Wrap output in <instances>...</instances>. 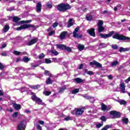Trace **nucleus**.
<instances>
[{
	"label": "nucleus",
	"instance_id": "obj_1",
	"mask_svg": "<svg viewBox=\"0 0 130 130\" xmlns=\"http://www.w3.org/2000/svg\"><path fill=\"white\" fill-rule=\"evenodd\" d=\"M27 28H29V30H32V31H35V30H36L37 27H36V26H35V25H34L25 24L16 28V30H17V31H20L21 30L27 29Z\"/></svg>",
	"mask_w": 130,
	"mask_h": 130
},
{
	"label": "nucleus",
	"instance_id": "obj_2",
	"mask_svg": "<svg viewBox=\"0 0 130 130\" xmlns=\"http://www.w3.org/2000/svg\"><path fill=\"white\" fill-rule=\"evenodd\" d=\"M72 7L69 4H61L58 6L57 9L59 12H66L70 10Z\"/></svg>",
	"mask_w": 130,
	"mask_h": 130
},
{
	"label": "nucleus",
	"instance_id": "obj_3",
	"mask_svg": "<svg viewBox=\"0 0 130 130\" xmlns=\"http://www.w3.org/2000/svg\"><path fill=\"white\" fill-rule=\"evenodd\" d=\"M115 39H118V40H126V41H130V38L121 35L115 34L112 37Z\"/></svg>",
	"mask_w": 130,
	"mask_h": 130
},
{
	"label": "nucleus",
	"instance_id": "obj_4",
	"mask_svg": "<svg viewBox=\"0 0 130 130\" xmlns=\"http://www.w3.org/2000/svg\"><path fill=\"white\" fill-rule=\"evenodd\" d=\"M31 98L33 101H35L37 104L39 105H44V103L42 102V100L40 99V98L37 97L35 94H33L31 96Z\"/></svg>",
	"mask_w": 130,
	"mask_h": 130
},
{
	"label": "nucleus",
	"instance_id": "obj_5",
	"mask_svg": "<svg viewBox=\"0 0 130 130\" xmlns=\"http://www.w3.org/2000/svg\"><path fill=\"white\" fill-rule=\"evenodd\" d=\"M80 30V28L79 27H76L73 32V37H74L75 38H77V39H80V38H82V35H79V34H78V32H79Z\"/></svg>",
	"mask_w": 130,
	"mask_h": 130
},
{
	"label": "nucleus",
	"instance_id": "obj_6",
	"mask_svg": "<svg viewBox=\"0 0 130 130\" xmlns=\"http://www.w3.org/2000/svg\"><path fill=\"white\" fill-rule=\"evenodd\" d=\"M114 34V31H112L109 32L108 34H100V36L101 38H104V39H107V38H109V37H111Z\"/></svg>",
	"mask_w": 130,
	"mask_h": 130
},
{
	"label": "nucleus",
	"instance_id": "obj_7",
	"mask_svg": "<svg viewBox=\"0 0 130 130\" xmlns=\"http://www.w3.org/2000/svg\"><path fill=\"white\" fill-rule=\"evenodd\" d=\"M26 126L24 124V121H21L18 125V130H25Z\"/></svg>",
	"mask_w": 130,
	"mask_h": 130
},
{
	"label": "nucleus",
	"instance_id": "obj_8",
	"mask_svg": "<svg viewBox=\"0 0 130 130\" xmlns=\"http://www.w3.org/2000/svg\"><path fill=\"white\" fill-rule=\"evenodd\" d=\"M38 41V38H36L35 39L31 40L29 42H28L26 44V45H27V46H31V45H33V44H35V43H36Z\"/></svg>",
	"mask_w": 130,
	"mask_h": 130
},
{
	"label": "nucleus",
	"instance_id": "obj_9",
	"mask_svg": "<svg viewBox=\"0 0 130 130\" xmlns=\"http://www.w3.org/2000/svg\"><path fill=\"white\" fill-rule=\"evenodd\" d=\"M76 110V114L78 116H80V115H82L83 113L84 112V108H81L79 109H75Z\"/></svg>",
	"mask_w": 130,
	"mask_h": 130
},
{
	"label": "nucleus",
	"instance_id": "obj_10",
	"mask_svg": "<svg viewBox=\"0 0 130 130\" xmlns=\"http://www.w3.org/2000/svg\"><path fill=\"white\" fill-rule=\"evenodd\" d=\"M110 114L112 116V118H117L118 117V112L116 111H112L110 112Z\"/></svg>",
	"mask_w": 130,
	"mask_h": 130
},
{
	"label": "nucleus",
	"instance_id": "obj_11",
	"mask_svg": "<svg viewBox=\"0 0 130 130\" xmlns=\"http://www.w3.org/2000/svg\"><path fill=\"white\" fill-rule=\"evenodd\" d=\"M102 110L103 111H109L111 109V107L107 106L105 104H102L101 106Z\"/></svg>",
	"mask_w": 130,
	"mask_h": 130
},
{
	"label": "nucleus",
	"instance_id": "obj_12",
	"mask_svg": "<svg viewBox=\"0 0 130 130\" xmlns=\"http://www.w3.org/2000/svg\"><path fill=\"white\" fill-rule=\"evenodd\" d=\"M87 32L88 33V34H89V35H90V36H92V37H95V36H96L94 28H90V29H88Z\"/></svg>",
	"mask_w": 130,
	"mask_h": 130
},
{
	"label": "nucleus",
	"instance_id": "obj_13",
	"mask_svg": "<svg viewBox=\"0 0 130 130\" xmlns=\"http://www.w3.org/2000/svg\"><path fill=\"white\" fill-rule=\"evenodd\" d=\"M94 64V66H96V67H97L98 68H102V64L96 61L95 60H93L92 62H90L89 63L90 66H93Z\"/></svg>",
	"mask_w": 130,
	"mask_h": 130
},
{
	"label": "nucleus",
	"instance_id": "obj_14",
	"mask_svg": "<svg viewBox=\"0 0 130 130\" xmlns=\"http://www.w3.org/2000/svg\"><path fill=\"white\" fill-rule=\"evenodd\" d=\"M68 34V31H62L60 33L59 38L61 40H63L66 38V36H67V35Z\"/></svg>",
	"mask_w": 130,
	"mask_h": 130
},
{
	"label": "nucleus",
	"instance_id": "obj_15",
	"mask_svg": "<svg viewBox=\"0 0 130 130\" xmlns=\"http://www.w3.org/2000/svg\"><path fill=\"white\" fill-rule=\"evenodd\" d=\"M41 8H42V5H41V3L40 2L38 3L36 6V10L38 13L41 12Z\"/></svg>",
	"mask_w": 130,
	"mask_h": 130
},
{
	"label": "nucleus",
	"instance_id": "obj_16",
	"mask_svg": "<svg viewBox=\"0 0 130 130\" xmlns=\"http://www.w3.org/2000/svg\"><path fill=\"white\" fill-rule=\"evenodd\" d=\"M75 82H76L78 84H81V83H84L85 80H83L80 78H76L74 79Z\"/></svg>",
	"mask_w": 130,
	"mask_h": 130
},
{
	"label": "nucleus",
	"instance_id": "obj_17",
	"mask_svg": "<svg viewBox=\"0 0 130 130\" xmlns=\"http://www.w3.org/2000/svg\"><path fill=\"white\" fill-rule=\"evenodd\" d=\"M10 26H9V24H6L3 28V32L6 33V32H8Z\"/></svg>",
	"mask_w": 130,
	"mask_h": 130
},
{
	"label": "nucleus",
	"instance_id": "obj_18",
	"mask_svg": "<svg viewBox=\"0 0 130 130\" xmlns=\"http://www.w3.org/2000/svg\"><path fill=\"white\" fill-rule=\"evenodd\" d=\"M117 102H118V103H119V104H120V105H125L127 103L126 102V101H125L123 100H118V101H117Z\"/></svg>",
	"mask_w": 130,
	"mask_h": 130
},
{
	"label": "nucleus",
	"instance_id": "obj_19",
	"mask_svg": "<svg viewBox=\"0 0 130 130\" xmlns=\"http://www.w3.org/2000/svg\"><path fill=\"white\" fill-rule=\"evenodd\" d=\"M122 123L124 124H127L128 123V119L125 117L122 118Z\"/></svg>",
	"mask_w": 130,
	"mask_h": 130
},
{
	"label": "nucleus",
	"instance_id": "obj_20",
	"mask_svg": "<svg viewBox=\"0 0 130 130\" xmlns=\"http://www.w3.org/2000/svg\"><path fill=\"white\" fill-rule=\"evenodd\" d=\"M120 88L122 93H125V86L124 85V84H120Z\"/></svg>",
	"mask_w": 130,
	"mask_h": 130
},
{
	"label": "nucleus",
	"instance_id": "obj_21",
	"mask_svg": "<svg viewBox=\"0 0 130 130\" xmlns=\"http://www.w3.org/2000/svg\"><path fill=\"white\" fill-rule=\"evenodd\" d=\"M55 46H56L57 48H59V49H64L66 48V45H64L56 44Z\"/></svg>",
	"mask_w": 130,
	"mask_h": 130
},
{
	"label": "nucleus",
	"instance_id": "obj_22",
	"mask_svg": "<svg viewBox=\"0 0 130 130\" xmlns=\"http://www.w3.org/2000/svg\"><path fill=\"white\" fill-rule=\"evenodd\" d=\"M13 107L16 109V110H20V109H21V105L14 104H13Z\"/></svg>",
	"mask_w": 130,
	"mask_h": 130
},
{
	"label": "nucleus",
	"instance_id": "obj_23",
	"mask_svg": "<svg viewBox=\"0 0 130 130\" xmlns=\"http://www.w3.org/2000/svg\"><path fill=\"white\" fill-rule=\"evenodd\" d=\"M128 50H129V49H128V48H124L121 47L120 48L119 51L120 52H122V51L125 52V51H128Z\"/></svg>",
	"mask_w": 130,
	"mask_h": 130
},
{
	"label": "nucleus",
	"instance_id": "obj_24",
	"mask_svg": "<svg viewBox=\"0 0 130 130\" xmlns=\"http://www.w3.org/2000/svg\"><path fill=\"white\" fill-rule=\"evenodd\" d=\"M49 52L50 53H52V54H53V55H58V52H57L55 50H51L49 51Z\"/></svg>",
	"mask_w": 130,
	"mask_h": 130
},
{
	"label": "nucleus",
	"instance_id": "obj_25",
	"mask_svg": "<svg viewBox=\"0 0 130 130\" xmlns=\"http://www.w3.org/2000/svg\"><path fill=\"white\" fill-rule=\"evenodd\" d=\"M86 18L87 21H92L93 20V17L91 15H87Z\"/></svg>",
	"mask_w": 130,
	"mask_h": 130
},
{
	"label": "nucleus",
	"instance_id": "obj_26",
	"mask_svg": "<svg viewBox=\"0 0 130 130\" xmlns=\"http://www.w3.org/2000/svg\"><path fill=\"white\" fill-rule=\"evenodd\" d=\"M105 28L103 27V26H98V31L99 33H101V32H103L105 30Z\"/></svg>",
	"mask_w": 130,
	"mask_h": 130
},
{
	"label": "nucleus",
	"instance_id": "obj_27",
	"mask_svg": "<svg viewBox=\"0 0 130 130\" xmlns=\"http://www.w3.org/2000/svg\"><path fill=\"white\" fill-rule=\"evenodd\" d=\"M85 98L86 99H89L90 102H91V103L95 102V99H94V98H91V96H86Z\"/></svg>",
	"mask_w": 130,
	"mask_h": 130
},
{
	"label": "nucleus",
	"instance_id": "obj_28",
	"mask_svg": "<svg viewBox=\"0 0 130 130\" xmlns=\"http://www.w3.org/2000/svg\"><path fill=\"white\" fill-rule=\"evenodd\" d=\"M78 48L80 51H82V50H83L84 48H85V46L83 45L79 44L78 45Z\"/></svg>",
	"mask_w": 130,
	"mask_h": 130
},
{
	"label": "nucleus",
	"instance_id": "obj_29",
	"mask_svg": "<svg viewBox=\"0 0 130 130\" xmlns=\"http://www.w3.org/2000/svg\"><path fill=\"white\" fill-rule=\"evenodd\" d=\"M23 61L24 62H28V61H30V58H28L27 56L23 57Z\"/></svg>",
	"mask_w": 130,
	"mask_h": 130
},
{
	"label": "nucleus",
	"instance_id": "obj_30",
	"mask_svg": "<svg viewBox=\"0 0 130 130\" xmlns=\"http://www.w3.org/2000/svg\"><path fill=\"white\" fill-rule=\"evenodd\" d=\"M85 73L87 74V75H90L91 76L92 75H93L94 73L92 71H88V69H85Z\"/></svg>",
	"mask_w": 130,
	"mask_h": 130
},
{
	"label": "nucleus",
	"instance_id": "obj_31",
	"mask_svg": "<svg viewBox=\"0 0 130 130\" xmlns=\"http://www.w3.org/2000/svg\"><path fill=\"white\" fill-rule=\"evenodd\" d=\"M73 26V19H70L68 22V28H70V27H72Z\"/></svg>",
	"mask_w": 130,
	"mask_h": 130
},
{
	"label": "nucleus",
	"instance_id": "obj_32",
	"mask_svg": "<svg viewBox=\"0 0 130 130\" xmlns=\"http://www.w3.org/2000/svg\"><path fill=\"white\" fill-rule=\"evenodd\" d=\"M46 83L47 85H49L50 84H52V81L51 80L50 78H48V79H47Z\"/></svg>",
	"mask_w": 130,
	"mask_h": 130
},
{
	"label": "nucleus",
	"instance_id": "obj_33",
	"mask_svg": "<svg viewBox=\"0 0 130 130\" xmlns=\"http://www.w3.org/2000/svg\"><path fill=\"white\" fill-rule=\"evenodd\" d=\"M109 45L108 44H105L104 43H101L99 44V46H102L103 48L107 47V46Z\"/></svg>",
	"mask_w": 130,
	"mask_h": 130
},
{
	"label": "nucleus",
	"instance_id": "obj_34",
	"mask_svg": "<svg viewBox=\"0 0 130 130\" xmlns=\"http://www.w3.org/2000/svg\"><path fill=\"white\" fill-rule=\"evenodd\" d=\"M13 22H15L16 23H17V22H18V21H20V20H21V18L18 17H13Z\"/></svg>",
	"mask_w": 130,
	"mask_h": 130
},
{
	"label": "nucleus",
	"instance_id": "obj_35",
	"mask_svg": "<svg viewBox=\"0 0 130 130\" xmlns=\"http://www.w3.org/2000/svg\"><path fill=\"white\" fill-rule=\"evenodd\" d=\"M103 122H102V123H98L96 124V127H97V128H100V127H101V126H103Z\"/></svg>",
	"mask_w": 130,
	"mask_h": 130
},
{
	"label": "nucleus",
	"instance_id": "obj_36",
	"mask_svg": "<svg viewBox=\"0 0 130 130\" xmlns=\"http://www.w3.org/2000/svg\"><path fill=\"white\" fill-rule=\"evenodd\" d=\"M66 89H67V87H66V86L62 87L60 89V91H59V93H62V92H63V91H64V90H66Z\"/></svg>",
	"mask_w": 130,
	"mask_h": 130
},
{
	"label": "nucleus",
	"instance_id": "obj_37",
	"mask_svg": "<svg viewBox=\"0 0 130 130\" xmlns=\"http://www.w3.org/2000/svg\"><path fill=\"white\" fill-rule=\"evenodd\" d=\"M118 63L117 60L114 61L111 63V67H115Z\"/></svg>",
	"mask_w": 130,
	"mask_h": 130
},
{
	"label": "nucleus",
	"instance_id": "obj_38",
	"mask_svg": "<svg viewBox=\"0 0 130 130\" xmlns=\"http://www.w3.org/2000/svg\"><path fill=\"white\" fill-rule=\"evenodd\" d=\"M13 54H14L15 55H20V54H21V52L14 50L13 51Z\"/></svg>",
	"mask_w": 130,
	"mask_h": 130
},
{
	"label": "nucleus",
	"instance_id": "obj_39",
	"mask_svg": "<svg viewBox=\"0 0 130 130\" xmlns=\"http://www.w3.org/2000/svg\"><path fill=\"white\" fill-rule=\"evenodd\" d=\"M44 94L46 96H48V95H50V94H51V92H50L49 91H45L44 92Z\"/></svg>",
	"mask_w": 130,
	"mask_h": 130
},
{
	"label": "nucleus",
	"instance_id": "obj_40",
	"mask_svg": "<svg viewBox=\"0 0 130 130\" xmlns=\"http://www.w3.org/2000/svg\"><path fill=\"white\" fill-rule=\"evenodd\" d=\"M65 50H67V51H68V52H72V49L69 47L65 46L64 48Z\"/></svg>",
	"mask_w": 130,
	"mask_h": 130
},
{
	"label": "nucleus",
	"instance_id": "obj_41",
	"mask_svg": "<svg viewBox=\"0 0 130 130\" xmlns=\"http://www.w3.org/2000/svg\"><path fill=\"white\" fill-rule=\"evenodd\" d=\"M103 21L102 20H99V23L98 24V26L100 27L103 26Z\"/></svg>",
	"mask_w": 130,
	"mask_h": 130
},
{
	"label": "nucleus",
	"instance_id": "obj_42",
	"mask_svg": "<svg viewBox=\"0 0 130 130\" xmlns=\"http://www.w3.org/2000/svg\"><path fill=\"white\" fill-rule=\"evenodd\" d=\"M111 47H112V49L116 50V49H117V48H118V46H117V45H112L111 46Z\"/></svg>",
	"mask_w": 130,
	"mask_h": 130
},
{
	"label": "nucleus",
	"instance_id": "obj_43",
	"mask_svg": "<svg viewBox=\"0 0 130 130\" xmlns=\"http://www.w3.org/2000/svg\"><path fill=\"white\" fill-rule=\"evenodd\" d=\"M52 62V61H51V60H50L48 58L45 59V63H51Z\"/></svg>",
	"mask_w": 130,
	"mask_h": 130
},
{
	"label": "nucleus",
	"instance_id": "obj_44",
	"mask_svg": "<svg viewBox=\"0 0 130 130\" xmlns=\"http://www.w3.org/2000/svg\"><path fill=\"white\" fill-rule=\"evenodd\" d=\"M44 56H45V55H44V53H41L39 55V58L40 59H42V58H44Z\"/></svg>",
	"mask_w": 130,
	"mask_h": 130
},
{
	"label": "nucleus",
	"instance_id": "obj_45",
	"mask_svg": "<svg viewBox=\"0 0 130 130\" xmlns=\"http://www.w3.org/2000/svg\"><path fill=\"white\" fill-rule=\"evenodd\" d=\"M19 114V112H15L13 115L12 117L16 118L17 116H18V115Z\"/></svg>",
	"mask_w": 130,
	"mask_h": 130
},
{
	"label": "nucleus",
	"instance_id": "obj_46",
	"mask_svg": "<svg viewBox=\"0 0 130 130\" xmlns=\"http://www.w3.org/2000/svg\"><path fill=\"white\" fill-rule=\"evenodd\" d=\"M57 26H58V22H54L52 25L53 28H55L56 27H57Z\"/></svg>",
	"mask_w": 130,
	"mask_h": 130
},
{
	"label": "nucleus",
	"instance_id": "obj_47",
	"mask_svg": "<svg viewBox=\"0 0 130 130\" xmlns=\"http://www.w3.org/2000/svg\"><path fill=\"white\" fill-rule=\"evenodd\" d=\"M76 93H79V89H75L72 91L73 94H76Z\"/></svg>",
	"mask_w": 130,
	"mask_h": 130
},
{
	"label": "nucleus",
	"instance_id": "obj_48",
	"mask_svg": "<svg viewBox=\"0 0 130 130\" xmlns=\"http://www.w3.org/2000/svg\"><path fill=\"white\" fill-rule=\"evenodd\" d=\"M32 22V20H25V21H22L21 23H31Z\"/></svg>",
	"mask_w": 130,
	"mask_h": 130
},
{
	"label": "nucleus",
	"instance_id": "obj_49",
	"mask_svg": "<svg viewBox=\"0 0 130 130\" xmlns=\"http://www.w3.org/2000/svg\"><path fill=\"white\" fill-rule=\"evenodd\" d=\"M1 55H2L3 56H7V55H8V53L7 52V51L3 52L1 54Z\"/></svg>",
	"mask_w": 130,
	"mask_h": 130
},
{
	"label": "nucleus",
	"instance_id": "obj_50",
	"mask_svg": "<svg viewBox=\"0 0 130 130\" xmlns=\"http://www.w3.org/2000/svg\"><path fill=\"white\" fill-rule=\"evenodd\" d=\"M7 47V44L4 43L2 44V46L0 47L1 49H3V48H6Z\"/></svg>",
	"mask_w": 130,
	"mask_h": 130
},
{
	"label": "nucleus",
	"instance_id": "obj_51",
	"mask_svg": "<svg viewBox=\"0 0 130 130\" xmlns=\"http://www.w3.org/2000/svg\"><path fill=\"white\" fill-rule=\"evenodd\" d=\"M45 74L46 76H50V73L47 70L45 71Z\"/></svg>",
	"mask_w": 130,
	"mask_h": 130
},
{
	"label": "nucleus",
	"instance_id": "obj_52",
	"mask_svg": "<svg viewBox=\"0 0 130 130\" xmlns=\"http://www.w3.org/2000/svg\"><path fill=\"white\" fill-rule=\"evenodd\" d=\"M38 87H39V85L30 86V88H31V89H37Z\"/></svg>",
	"mask_w": 130,
	"mask_h": 130
},
{
	"label": "nucleus",
	"instance_id": "obj_53",
	"mask_svg": "<svg viewBox=\"0 0 130 130\" xmlns=\"http://www.w3.org/2000/svg\"><path fill=\"white\" fill-rule=\"evenodd\" d=\"M25 91H27V88H26V87H22L20 89L21 92H25Z\"/></svg>",
	"mask_w": 130,
	"mask_h": 130
},
{
	"label": "nucleus",
	"instance_id": "obj_54",
	"mask_svg": "<svg viewBox=\"0 0 130 130\" xmlns=\"http://www.w3.org/2000/svg\"><path fill=\"white\" fill-rule=\"evenodd\" d=\"M37 128L38 130H42V128L41 127V126H40L39 124L37 125Z\"/></svg>",
	"mask_w": 130,
	"mask_h": 130
},
{
	"label": "nucleus",
	"instance_id": "obj_55",
	"mask_svg": "<svg viewBox=\"0 0 130 130\" xmlns=\"http://www.w3.org/2000/svg\"><path fill=\"white\" fill-rule=\"evenodd\" d=\"M107 78L109 79V80H112V79H113V77L111 75H108Z\"/></svg>",
	"mask_w": 130,
	"mask_h": 130
},
{
	"label": "nucleus",
	"instance_id": "obj_56",
	"mask_svg": "<svg viewBox=\"0 0 130 130\" xmlns=\"http://www.w3.org/2000/svg\"><path fill=\"white\" fill-rule=\"evenodd\" d=\"M101 119L103 121H106V118H105V116H103L102 117H101Z\"/></svg>",
	"mask_w": 130,
	"mask_h": 130
},
{
	"label": "nucleus",
	"instance_id": "obj_57",
	"mask_svg": "<svg viewBox=\"0 0 130 130\" xmlns=\"http://www.w3.org/2000/svg\"><path fill=\"white\" fill-rule=\"evenodd\" d=\"M5 67L4 66V65L3 64V63H2L0 62V70H4Z\"/></svg>",
	"mask_w": 130,
	"mask_h": 130
},
{
	"label": "nucleus",
	"instance_id": "obj_58",
	"mask_svg": "<svg viewBox=\"0 0 130 130\" xmlns=\"http://www.w3.org/2000/svg\"><path fill=\"white\" fill-rule=\"evenodd\" d=\"M47 7L49 8V9H51V8H52V5L51 4L48 3L47 4Z\"/></svg>",
	"mask_w": 130,
	"mask_h": 130
},
{
	"label": "nucleus",
	"instance_id": "obj_59",
	"mask_svg": "<svg viewBox=\"0 0 130 130\" xmlns=\"http://www.w3.org/2000/svg\"><path fill=\"white\" fill-rule=\"evenodd\" d=\"M54 33H55V32H54V31L52 30L51 32H50L49 33V36H52V35H53V34H54Z\"/></svg>",
	"mask_w": 130,
	"mask_h": 130
},
{
	"label": "nucleus",
	"instance_id": "obj_60",
	"mask_svg": "<svg viewBox=\"0 0 130 130\" xmlns=\"http://www.w3.org/2000/svg\"><path fill=\"white\" fill-rule=\"evenodd\" d=\"M39 65H38V64H34L33 63L31 64V67L32 68H37V67H39Z\"/></svg>",
	"mask_w": 130,
	"mask_h": 130
},
{
	"label": "nucleus",
	"instance_id": "obj_61",
	"mask_svg": "<svg viewBox=\"0 0 130 130\" xmlns=\"http://www.w3.org/2000/svg\"><path fill=\"white\" fill-rule=\"evenodd\" d=\"M52 61L53 62H57V58H52Z\"/></svg>",
	"mask_w": 130,
	"mask_h": 130
},
{
	"label": "nucleus",
	"instance_id": "obj_62",
	"mask_svg": "<svg viewBox=\"0 0 130 130\" xmlns=\"http://www.w3.org/2000/svg\"><path fill=\"white\" fill-rule=\"evenodd\" d=\"M125 83H127L128 82H130V76L125 80Z\"/></svg>",
	"mask_w": 130,
	"mask_h": 130
},
{
	"label": "nucleus",
	"instance_id": "obj_63",
	"mask_svg": "<svg viewBox=\"0 0 130 130\" xmlns=\"http://www.w3.org/2000/svg\"><path fill=\"white\" fill-rule=\"evenodd\" d=\"M71 119V117H66L64 118V120H66L67 121L70 120Z\"/></svg>",
	"mask_w": 130,
	"mask_h": 130
},
{
	"label": "nucleus",
	"instance_id": "obj_64",
	"mask_svg": "<svg viewBox=\"0 0 130 130\" xmlns=\"http://www.w3.org/2000/svg\"><path fill=\"white\" fill-rule=\"evenodd\" d=\"M39 123L40 124H42V125H43V124H44V121H39Z\"/></svg>",
	"mask_w": 130,
	"mask_h": 130
}]
</instances>
